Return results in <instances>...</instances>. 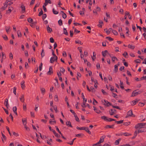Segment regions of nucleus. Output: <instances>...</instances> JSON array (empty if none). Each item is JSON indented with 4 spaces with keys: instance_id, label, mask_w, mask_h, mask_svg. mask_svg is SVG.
<instances>
[{
    "instance_id": "72a5a7b5",
    "label": "nucleus",
    "mask_w": 146,
    "mask_h": 146,
    "mask_svg": "<svg viewBox=\"0 0 146 146\" xmlns=\"http://www.w3.org/2000/svg\"><path fill=\"white\" fill-rule=\"evenodd\" d=\"M96 53H95V52H93V56L92 57V59L93 61L94 60L95 58H96Z\"/></svg>"
},
{
    "instance_id": "bb28decb",
    "label": "nucleus",
    "mask_w": 146,
    "mask_h": 146,
    "mask_svg": "<svg viewBox=\"0 0 146 146\" xmlns=\"http://www.w3.org/2000/svg\"><path fill=\"white\" fill-rule=\"evenodd\" d=\"M9 57L11 60H12L13 58V55L11 52H10L9 54Z\"/></svg>"
},
{
    "instance_id": "b1692460",
    "label": "nucleus",
    "mask_w": 146,
    "mask_h": 146,
    "mask_svg": "<svg viewBox=\"0 0 146 146\" xmlns=\"http://www.w3.org/2000/svg\"><path fill=\"white\" fill-rule=\"evenodd\" d=\"M41 55L42 58L44 56V52L43 49L42 50Z\"/></svg>"
},
{
    "instance_id": "a19ab883",
    "label": "nucleus",
    "mask_w": 146,
    "mask_h": 146,
    "mask_svg": "<svg viewBox=\"0 0 146 146\" xmlns=\"http://www.w3.org/2000/svg\"><path fill=\"white\" fill-rule=\"evenodd\" d=\"M119 140H116L115 143V145H118L119 144Z\"/></svg>"
},
{
    "instance_id": "f03ea898",
    "label": "nucleus",
    "mask_w": 146,
    "mask_h": 146,
    "mask_svg": "<svg viewBox=\"0 0 146 146\" xmlns=\"http://www.w3.org/2000/svg\"><path fill=\"white\" fill-rule=\"evenodd\" d=\"M101 102L102 104L106 106H109L111 105L110 103L106 100H101Z\"/></svg>"
},
{
    "instance_id": "7ed1b4c3",
    "label": "nucleus",
    "mask_w": 146,
    "mask_h": 146,
    "mask_svg": "<svg viewBox=\"0 0 146 146\" xmlns=\"http://www.w3.org/2000/svg\"><path fill=\"white\" fill-rule=\"evenodd\" d=\"M145 123H142L138 124L137 125L135 126V127L136 128H141L145 126Z\"/></svg>"
},
{
    "instance_id": "4d7b16f0",
    "label": "nucleus",
    "mask_w": 146,
    "mask_h": 146,
    "mask_svg": "<svg viewBox=\"0 0 146 146\" xmlns=\"http://www.w3.org/2000/svg\"><path fill=\"white\" fill-rule=\"evenodd\" d=\"M75 42L76 43L80 44H81V41L79 40H76L75 41Z\"/></svg>"
},
{
    "instance_id": "2f4dec72",
    "label": "nucleus",
    "mask_w": 146,
    "mask_h": 146,
    "mask_svg": "<svg viewBox=\"0 0 146 146\" xmlns=\"http://www.w3.org/2000/svg\"><path fill=\"white\" fill-rule=\"evenodd\" d=\"M56 121L55 120H54L53 121H52V120L51 119H50L49 120V123L51 124H53V123H54H54H56Z\"/></svg>"
},
{
    "instance_id": "2eb2a0df",
    "label": "nucleus",
    "mask_w": 146,
    "mask_h": 146,
    "mask_svg": "<svg viewBox=\"0 0 146 146\" xmlns=\"http://www.w3.org/2000/svg\"><path fill=\"white\" fill-rule=\"evenodd\" d=\"M83 129L85 130L89 134H91V132L88 130V127H83Z\"/></svg>"
},
{
    "instance_id": "9d476101",
    "label": "nucleus",
    "mask_w": 146,
    "mask_h": 146,
    "mask_svg": "<svg viewBox=\"0 0 146 146\" xmlns=\"http://www.w3.org/2000/svg\"><path fill=\"white\" fill-rule=\"evenodd\" d=\"M139 94L138 92H137L135 90L132 93L131 96H135Z\"/></svg>"
},
{
    "instance_id": "c756f323",
    "label": "nucleus",
    "mask_w": 146,
    "mask_h": 146,
    "mask_svg": "<svg viewBox=\"0 0 146 146\" xmlns=\"http://www.w3.org/2000/svg\"><path fill=\"white\" fill-rule=\"evenodd\" d=\"M29 23H32L33 22V19L31 17L28 18L27 19Z\"/></svg>"
},
{
    "instance_id": "680f3d73",
    "label": "nucleus",
    "mask_w": 146,
    "mask_h": 146,
    "mask_svg": "<svg viewBox=\"0 0 146 146\" xmlns=\"http://www.w3.org/2000/svg\"><path fill=\"white\" fill-rule=\"evenodd\" d=\"M145 104L140 102L139 104V106H140L142 107L144 106Z\"/></svg>"
},
{
    "instance_id": "79ce46f5",
    "label": "nucleus",
    "mask_w": 146,
    "mask_h": 146,
    "mask_svg": "<svg viewBox=\"0 0 146 146\" xmlns=\"http://www.w3.org/2000/svg\"><path fill=\"white\" fill-rule=\"evenodd\" d=\"M2 56L3 59L6 58V56H5V54L3 52H2Z\"/></svg>"
},
{
    "instance_id": "ddd939ff",
    "label": "nucleus",
    "mask_w": 146,
    "mask_h": 146,
    "mask_svg": "<svg viewBox=\"0 0 146 146\" xmlns=\"http://www.w3.org/2000/svg\"><path fill=\"white\" fill-rule=\"evenodd\" d=\"M20 100L21 102H24L25 101V99L24 98V95H22L21 96L20 98Z\"/></svg>"
},
{
    "instance_id": "1a4fd4ad",
    "label": "nucleus",
    "mask_w": 146,
    "mask_h": 146,
    "mask_svg": "<svg viewBox=\"0 0 146 146\" xmlns=\"http://www.w3.org/2000/svg\"><path fill=\"white\" fill-rule=\"evenodd\" d=\"M109 54V53L107 50H105L102 52V55L104 57H105L107 55Z\"/></svg>"
},
{
    "instance_id": "338daca9",
    "label": "nucleus",
    "mask_w": 146,
    "mask_h": 146,
    "mask_svg": "<svg viewBox=\"0 0 146 146\" xmlns=\"http://www.w3.org/2000/svg\"><path fill=\"white\" fill-rule=\"evenodd\" d=\"M25 56H28V52L27 51L25 50Z\"/></svg>"
},
{
    "instance_id": "c03bdc74",
    "label": "nucleus",
    "mask_w": 146,
    "mask_h": 146,
    "mask_svg": "<svg viewBox=\"0 0 146 146\" xmlns=\"http://www.w3.org/2000/svg\"><path fill=\"white\" fill-rule=\"evenodd\" d=\"M90 90H91V91H92L93 92H94L95 91V89H94V88L93 87H92V86L91 87Z\"/></svg>"
},
{
    "instance_id": "864d4df0",
    "label": "nucleus",
    "mask_w": 146,
    "mask_h": 146,
    "mask_svg": "<svg viewBox=\"0 0 146 146\" xmlns=\"http://www.w3.org/2000/svg\"><path fill=\"white\" fill-rule=\"evenodd\" d=\"M38 106H39L38 104H37V105H35V111H37V110H38L37 108H38Z\"/></svg>"
},
{
    "instance_id": "9b49d317",
    "label": "nucleus",
    "mask_w": 146,
    "mask_h": 146,
    "mask_svg": "<svg viewBox=\"0 0 146 146\" xmlns=\"http://www.w3.org/2000/svg\"><path fill=\"white\" fill-rule=\"evenodd\" d=\"M4 104L7 107V108L8 109L9 108V104H8V99H6L5 102Z\"/></svg>"
},
{
    "instance_id": "c85d7f7f",
    "label": "nucleus",
    "mask_w": 146,
    "mask_h": 146,
    "mask_svg": "<svg viewBox=\"0 0 146 146\" xmlns=\"http://www.w3.org/2000/svg\"><path fill=\"white\" fill-rule=\"evenodd\" d=\"M115 111V110L114 109H111V111H110V114L111 115H112Z\"/></svg>"
},
{
    "instance_id": "f8f14e48",
    "label": "nucleus",
    "mask_w": 146,
    "mask_h": 146,
    "mask_svg": "<svg viewBox=\"0 0 146 146\" xmlns=\"http://www.w3.org/2000/svg\"><path fill=\"white\" fill-rule=\"evenodd\" d=\"M21 8L22 9V11L23 13L25 12V6L23 5H22L21 6Z\"/></svg>"
},
{
    "instance_id": "c9c22d12",
    "label": "nucleus",
    "mask_w": 146,
    "mask_h": 146,
    "mask_svg": "<svg viewBox=\"0 0 146 146\" xmlns=\"http://www.w3.org/2000/svg\"><path fill=\"white\" fill-rule=\"evenodd\" d=\"M10 27H7L6 26L5 27V28L6 29V32L7 33H8V32L9 31V29L10 28Z\"/></svg>"
},
{
    "instance_id": "58836bf2",
    "label": "nucleus",
    "mask_w": 146,
    "mask_h": 146,
    "mask_svg": "<svg viewBox=\"0 0 146 146\" xmlns=\"http://www.w3.org/2000/svg\"><path fill=\"white\" fill-rule=\"evenodd\" d=\"M42 62L40 63L39 67V69L40 71H41L42 69Z\"/></svg>"
},
{
    "instance_id": "f257e3e1",
    "label": "nucleus",
    "mask_w": 146,
    "mask_h": 146,
    "mask_svg": "<svg viewBox=\"0 0 146 146\" xmlns=\"http://www.w3.org/2000/svg\"><path fill=\"white\" fill-rule=\"evenodd\" d=\"M9 2V1H8V0H7L4 3V6H3L1 8H0V11H3L7 7V4Z\"/></svg>"
},
{
    "instance_id": "09e8293b",
    "label": "nucleus",
    "mask_w": 146,
    "mask_h": 146,
    "mask_svg": "<svg viewBox=\"0 0 146 146\" xmlns=\"http://www.w3.org/2000/svg\"><path fill=\"white\" fill-rule=\"evenodd\" d=\"M112 32L115 35H116L118 34L117 32L115 30H112Z\"/></svg>"
},
{
    "instance_id": "8fccbe9b",
    "label": "nucleus",
    "mask_w": 146,
    "mask_h": 146,
    "mask_svg": "<svg viewBox=\"0 0 146 146\" xmlns=\"http://www.w3.org/2000/svg\"><path fill=\"white\" fill-rule=\"evenodd\" d=\"M112 60L113 61H114L115 60H117V58L115 56L112 57Z\"/></svg>"
},
{
    "instance_id": "69168bd1",
    "label": "nucleus",
    "mask_w": 146,
    "mask_h": 146,
    "mask_svg": "<svg viewBox=\"0 0 146 146\" xmlns=\"http://www.w3.org/2000/svg\"><path fill=\"white\" fill-rule=\"evenodd\" d=\"M50 42L51 43H53L54 42V39L52 37H51L50 39Z\"/></svg>"
},
{
    "instance_id": "bf43d9fd",
    "label": "nucleus",
    "mask_w": 146,
    "mask_h": 146,
    "mask_svg": "<svg viewBox=\"0 0 146 146\" xmlns=\"http://www.w3.org/2000/svg\"><path fill=\"white\" fill-rule=\"evenodd\" d=\"M136 103L135 102V101L134 100H133L131 102V104L132 106H134L136 104Z\"/></svg>"
},
{
    "instance_id": "f704fd0d",
    "label": "nucleus",
    "mask_w": 146,
    "mask_h": 146,
    "mask_svg": "<svg viewBox=\"0 0 146 146\" xmlns=\"http://www.w3.org/2000/svg\"><path fill=\"white\" fill-rule=\"evenodd\" d=\"M118 70V66L117 65H115L114 66V71L116 72Z\"/></svg>"
},
{
    "instance_id": "7c9ffc66",
    "label": "nucleus",
    "mask_w": 146,
    "mask_h": 146,
    "mask_svg": "<svg viewBox=\"0 0 146 146\" xmlns=\"http://www.w3.org/2000/svg\"><path fill=\"white\" fill-rule=\"evenodd\" d=\"M52 12L55 15H57L58 13V12L56 11L54 8L52 9Z\"/></svg>"
},
{
    "instance_id": "052dcab7",
    "label": "nucleus",
    "mask_w": 146,
    "mask_h": 146,
    "mask_svg": "<svg viewBox=\"0 0 146 146\" xmlns=\"http://www.w3.org/2000/svg\"><path fill=\"white\" fill-rule=\"evenodd\" d=\"M127 53L126 52H125L123 54V55L125 57H126V56L127 55Z\"/></svg>"
},
{
    "instance_id": "49530a36",
    "label": "nucleus",
    "mask_w": 146,
    "mask_h": 146,
    "mask_svg": "<svg viewBox=\"0 0 146 146\" xmlns=\"http://www.w3.org/2000/svg\"><path fill=\"white\" fill-rule=\"evenodd\" d=\"M3 38L5 40H8L7 37L5 35H4L3 36Z\"/></svg>"
},
{
    "instance_id": "3c124183",
    "label": "nucleus",
    "mask_w": 146,
    "mask_h": 146,
    "mask_svg": "<svg viewBox=\"0 0 146 146\" xmlns=\"http://www.w3.org/2000/svg\"><path fill=\"white\" fill-rule=\"evenodd\" d=\"M17 108L16 106H14L13 108V111L14 112L17 111Z\"/></svg>"
},
{
    "instance_id": "393cba45",
    "label": "nucleus",
    "mask_w": 146,
    "mask_h": 146,
    "mask_svg": "<svg viewBox=\"0 0 146 146\" xmlns=\"http://www.w3.org/2000/svg\"><path fill=\"white\" fill-rule=\"evenodd\" d=\"M17 33L18 37H21L22 36V35L19 31H18Z\"/></svg>"
},
{
    "instance_id": "f3484780",
    "label": "nucleus",
    "mask_w": 146,
    "mask_h": 146,
    "mask_svg": "<svg viewBox=\"0 0 146 146\" xmlns=\"http://www.w3.org/2000/svg\"><path fill=\"white\" fill-rule=\"evenodd\" d=\"M22 121L24 125H25L27 124V119L26 118H23L22 119Z\"/></svg>"
},
{
    "instance_id": "5fc2aeb1",
    "label": "nucleus",
    "mask_w": 146,
    "mask_h": 146,
    "mask_svg": "<svg viewBox=\"0 0 146 146\" xmlns=\"http://www.w3.org/2000/svg\"><path fill=\"white\" fill-rule=\"evenodd\" d=\"M45 1L46 3H47V4L48 3L51 4L52 3L50 0H45Z\"/></svg>"
},
{
    "instance_id": "423d86ee",
    "label": "nucleus",
    "mask_w": 146,
    "mask_h": 146,
    "mask_svg": "<svg viewBox=\"0 0 146 146\" xmlns=\"http://www.w3.org/2000/svg\"><path fill=\"white\" fill-rule=\"evenodd\" d=\"M13 8L12 7H10L8 8V9L6 11V14H10L11 11L13 10Z\"/></svg>"
},
{
    "instance_id": "dca6fc26",
    "label": "nucleus",
    "mask_w": 146,
    "mask_h": 146,
    "mask_svg": "<svg viewBox=\"0 0 146 146\" xmlns=\"http://www.w3.org/2000/svg\"><path fill=\"white\" fill-rule=\"evenodd\" d=\"M25 81L23 80L21 83V88L22 89H24L25 87Z\"/></svg>"
},
{
    "instance_id": "473e14b6",
    "label": "nucleus",
    "mask_w": 146,
    "mask_h": 146,
    "mask_svg": "<svg viewBox=\"0 0 146 146\" xmlns=\"http://www.w3.org/2000/svg\"><path fill=\"white\" fill-rule=\"evenodd\" d=\"M59 25L60 26L62 25V21L61 19H60L58 21Z\"/></svg>"
},
{
    "instance_id": "aec40b11",
    "label": "nucleus",
    "mask_w": 146,
    "mask_h": 146,
    "mask_svg": "<svg viewBox=\"0 0 146 146\" xmlns=\"http://www.w3.org/2000/svg\"><path fill=\"white\" fill-rule=\"evenodd\" d=\"M66 124L67 125H69L70 127H72V126L71 125V123L70 121H67L66 122Z\"/></svg>"
},
{
    "instance_id": "13d9d810",
    "label": "nucleus",
    "mask_w": 146,
    "mask_h": 146,
    "mask_svg": "<svg viewBox=\"0 0 146 146\" xmlns=\"http://www.w3.org/2000/svg\"><path fill=\"white\" fill-rule=\"evenodd\" d=\"M46 14H43L42 16V19L44 20V19L46 17Z\"/></svg>"
},
{
    "instance_id": "0e129e2a",
    "label": "nucleus",
    "mask_w": 146,
    "mask_h": 146,
    "mask_svg": "<svg viewBox=\"0 0 146 146\" xmlns=\"http://www.w3.org/2000/svg\"><path fill=\"white\" fill-rule=\"evenodd\" d=\"M135 62L136 63H140L141 62V60L139 59H137L135 60Z\"/></svg>"
},
{
    "instance_id": "20e7f679",
    "label": "nucleus",
    "mask_w": 146,
    "mask_h": 146,
    "mask_svg": "<svg viewBox=\"0 0 146 146\" xmlns=\"http://www.w3.org/2000/svg\"><path fill=\"white\" fill-rule=\"evenodd\" d=\"M58 59L57 57L54 56L51 58L50 62L51 63H53L55 61H57Z\"/></svg>"
},
{
    "instance_id": "6ab92c4d",
    "label": "nucleus",
    "mask_w": 146,
    "mask_h": 146,
    "mask_svg": "<svg viewBox=\"0 0 146 146\" xmlns=\"http://www.w3.org/2000/svg\"><path fill=\"white\" fill-rule=\"evenodd\" d=\"M78 50L80 52V57L81 58H82V50L81 48V47H78Z\"/></svg>"
},
{
    "instance_id": "e433bc0d",
    "label": "nucleus",
    "mask_w": 146,
    "mask_h": 146,
    "mask_svg": "<svg viewBox=\"0 0 146 146\" xmlns=\"http://www.w3.org/2000/svg\"><path fill=\"white\" fill-rule=\"evenodd\" d=\"M77 78L78 80L79 79L78 78V77H81L82 75H81V74L79 72L77 73Z\"/></svg>"
},
{
    "instance_id": "4be33fe9",
    "label": "nucleus",
    "mask_w": 146,
    "mask_h": 146,
    "mask_svg": "<svg viewBox=\"0 0 146 146\" xmlns=\"http://www.w3.org/2000/svg\"><path fill=\"white\" fill-rule=\"evenodd\" d=\"M101 118L102 119H104L105 121H109L108 119V118L107 117H106L105 116H103Z\"/></svg>"
},
{
    "instance_id": "5701e85b",
    "label": "nucleus",
    "mask_w": 146,
    "mask_h": 146,
    "mask_svg": "<svg viewBox=\"0 0 146 146\" xmlns=\"http://www.w3.org/2000/svg\"><path fill=\"white\" fill-rule=\"evenodd\" d=\"M64 32L63 33L66 35H68V33L67 32L66 29V28H64Z\"/></svg>"
},
{
    "instance_id": "39448f33",
    "label": "nucleus",
    "mask_w": 146,
    "mask_h": 146,
    "mask_svg": "<svg viewBox=\"0 0 146 146\" xmlns=\"http://www.w3.org/2000/svg\"><path fill=\"white\" fill-rule=\"evenodd\" d=\"M105 137V136L104 135L102 136L100 138L99 141H98V143H96V145H98V144H100L101 143L103 142L104 140V139Z\"/></svg>"
},
{
    "instance_id": "e2e57ef3",
    "label": "nucleus",
    "mask_w": 146,
    "mask_h": 146,
    "mask_svg": "<svg viewBox=\"0 0 146 146\" xmlns=\"http://www.w3.org/2000/svg\"><path fill=\"white\" fill-rule=\"evenodd\" d=\"M62 17L64 19H65L67 17L66 14L65 13L62 14Z\"/></svg>"
},
{
    "instance_id": "6e6d98bb",
    "label": "nucleus",
    "mask_w": 146,
    "mask_h": 146,
    "mask_svg": "<svg viewBox=\"0 0 146 146\" xmlns=\"http://www.w3.org/2000/svg\"><path fill=\"white\" fill-rule=\"evenodd\" d=\"M16 88L14 87L13 88V93L15 95L16 94Z\"/></svg>"
},
{
    "instance_id": "4468645a",
    "label": "nucleus",
    "mask_w": 146,
    "mask_h": 146,
    "mask_svg": "<svg viewBox=\"0 0 146 146\" xmlns=\"http://www.w3.org/2000/svg\"><path fill=\"white\" fill-rule=\"evenodd\" d=\"M47 31L48 33H51L52 31V29L48 25L46 27Z\"/></svg>"
},
{
    "instance_id": "0eeeda50",
    "label": "nucleus",
    "mask_w": 146,
    "mask_h": 146,
    "mask_svg": "<svg viewBox=\"0 0 146 146\" xmlns=\"http://www.w3.org/2000/svg\"><path fill=\"white\" fill-rule=\"evenodd\" d=\"M127 116L126 117H128L129 116L132 115V117H135V115L133 114L132 111L131 110H130L127 113Z\"/></svg>"
},
{
    "instance_id": "6e6552de",
    "label": "nucleus",
    "mask_w": 146,
    "mask_h": 146,
    "mask_svg": "<svg viewBox=\"0 0 146 146\" xmlns=\"http://www.w3.org/2000/svg\"><path fill=\"white\" fill-rule=\"evenodd\" d=\"M53 72L52 71V68L51 66L49 67V71L47 73V74L48 75H50L52 74Z\"/></svg>"
},
{
    "instance_id": "4c0bfd02",
    "label": "nucleus",
    "mask_w": 146,
    "mask_h": 146,
    "mask_svg": "<svg viewBox=\"0 0 146 146\" xmlns=\"http://www.w3.org/2000/svg\"><path fill=\"white\" fill-rule=\"evenodd\" d=\"M40 90L42 93H44L45 92V89L43 88H40Z\"/></svg>"
},
{
    "instance_id": "cd10ccee",
    "label": "nucleus",
    "mask_w": 146,
    "mask_h": 146,
    "mask_svg": "<svg viewBox=\"0 0 146 146\" xmlns=\"http://www.w3.org/2000/svg\"><path fill=\"white\" fill-rule=\"evenodd\" d=\"M128 47L131 49H133L135 48V46L133 45H131L130 44H129L128 46Z\"/></svg>"
},
{
    "instance_id": "774afa93",
    "label": "nucleus",
    "mask_w": 146,
    "mask_h": 146,
    "mask_svg": "<svg viewBox=\"0 0 146 146\" xmlns=\"http://www.w3.org/2000/svg\"><path fill=\"white\" fill-rule=\"evenodd\" d=\"M106 38L107 39H108L110 41H111L113 40V39L111 38V37L108 36L106 37Z\"/></svg>"
},
{
    "instance_id": "603ef678",
    "label": "nucleus",
    "mask_w": 146,
    "mask_h": 146,
    "mask_svg": "<svg viewBox=\"0 0 146 146\" xmlns=\"http://www.w3.org/2000/svg\"><path fill=\"white\" fill-rule=\"evenodd\" d=\"M41 11L39 12V13L38 14V16H40L41 15H42L43 14V11H42V10L41 8Z\"/></svg>"
},
{
    "instance_id": "a878e982",
    "label": "nucleus",
    "mask_w": 146,
    "mask_h": 146,
    "mask_svg": "<svg viewBox=\"0 0 146 146\" xmlns=\"http://www.w3.org/2000/svg\"><path fill=\"white\" fill-rule=\"evenodd\" d=\"M94 108V111L98 113H100L101 112V111L100 110H98L96 108H95V107H93Z\"/></svg>"
},
{
    "instance_id": "412c9836",
    "label": "nucleus",
    "mask_w": 146,
    "mask_h": 146,
    "mask_svg": "<svg viewBox=\"0 0 146 146\" xmlns=\"http://www.w3.org/2000/svg\"><path fill=\"white\" fill-rule=\"evenodd\" d=\"M40 5L39 3H37L36 5H35V7H34V9H33V11L34 12H35L36 11V7H38Z\"/></svg>"
},
{
    "instance_id": "de8ad7c7",
    "label": "nucleus",
    "mask_w": 146,
    "mask_h": 146,
    "mask_svg": "<svg viewBox=\"0 0 146 146\" xmlns=\"http://www.w3.org/2000/svg\"><path fill=\"white\" fill-rule=\"evenodd\" d=\"M53 107L54 108V109L55 110L56 112L57 113L58 111L57 110V107L56 106H54Z\"/></svg>"
},
{
    "instance_id": "a211bd4d",
    "label": "nucleus",
    "mask_w": 146,
    "mask_h": 146,
    "mask_svg": "<svg viewBox=\"0 0 146 146\" xmlns=\"http://www.w3.org/2000/svg\"><path fill=\"white\" fill-rule=\"evenodd\" d=\"M1 134H2V136L3 137H2L1 138V139L2 140V141L3 142V143H4V141L3 139H4L5 140H6L7 138H6V137L5 136V135L2 132L1 133Z\"/></svg>"
},
{
    "instance_id": "ea45409f",
    "label": "nucleus",
    "mask_w": 146,
    "mask_h": 146,
    "mask_svg": "<svg viewBox=\"0 0 146 146\" xmlns=\"http://www.w3.org/2000/svg\"><path fill=\"white\" fill-rule=\"evenodd\" d=\"M54 100L56 102L58 101V97L57 95H55L54 96Z\"/></svg>"
},
{
    "instance_id": "37998d69",
    "label": "nucleus",
    "mask_w": 146,
    "mask_h": 146,
    "mask_svg": "<svg viewBox=\"0 0 146 146\" xmlns=\"http://www.w3.org/2000/svg\"><path fill=\"white\" fill-rule=\"evenodd\" d=\"M60 71L62 73H64L65 72V70L64 68H61L60 69Z\"/></svg>"
},
{
    "instance_id": "a18cd8bd",
    "label": "nucleus",
    "mask_w": 146,
    "mask_h": 146,
    "mask_svg": "<svg viewBox=\"0 0 146 146\" xmlns=\"http://www.w3.org/2000/svg\"><path fill=\"white\" fill-rule=\"evenodd\" d=\"M94 82L95 83V84H94V87L95 88H97V85L96 84V83H97V80H95V81H94Z\"/></svg>"
}]
</instances>
